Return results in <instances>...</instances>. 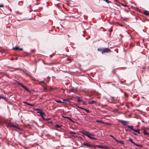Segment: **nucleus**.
<instances>
[{
	"mask_svg": "<svg viewBox=\"0 0 149 149\" xmlns=\"http://www.w3.org/2000/svg\"><path fill=\"white\" fill-rule=\"evenodd\" d=\"M82 133L83 134L87 136L91 139L94 140H96L97 139V138L93 137V136H94L93 134L90 133L87 131H83L82 132Z\"/></svg>",
	"mask_w": 149,
	"mask_h": 149,
	"instance_id": "obj_1",
	"label": "nucleus"
},
{
	"mask_svg": "<svg viewBox=\"0 0 149 149\" xmlns=\"http://www.w3.org/2000/svg\"><path fill=\"white\" fill-rule=\"evenodd\" d=\"M98 51H100L101 52L102 54H103L105 53H109L111 52V50L108 48H105L102 49L98 48Z\"/></svg>",
	"mask_w": 149,
	"mask_h": 149,
	"instance_id": "obj_2",
	"label": "nucleus"
},
{
	"mask_svg": "<svg viewBox=\"0 0 149 149\" xmlns=\"http://www.w3.org/2000/svg\"><path fill=\"white\" fill-rule=\"evenodd\" d=\"M128 127L130 128L134 132L137 133L139 134L140 133V130L139 129L135 130L133 128L134 127L132 126H130L127 125Z\"/></svg>",
	"mask_w": 149,
	"mask_h": 149,
	"instance_id": "obj_3",
	"label": "nucleus"
},
{
	"mask_svg": "<svg viewBox=\"0 0 149 149\" xmlns=\"http://www.w3.org/2000/svg\"><path fill=\"white\" fill-rule=\"evenodd\" d=\"M6 125L8 127H13L17 129H19V127L16 125H13L11 123H7Z\"/></svg>",
	"mask_w": 149,
	"mask_h": 149,
	"instance_id": "obj_4",
	"label": "nucleus"
},
{
	"mask_svg": "<svg viewBox=\"0 0 149 149\" xmlns=\"http://www.w3.org/2000/svg\"><path fill=\"white\" fill-rule=\"evenodd\" d=\"M119 122L123 126L127 125L128 123L129 122L127 121L122 120H118Z\"/></svg>",
	"mask_w": 149,
	"mask_h": 149,
	"instance_id": "obj_5",
	"label": "nucleus"
},
{
	"mask_svg": "<svg viewBox=\"0 0 149 149\" xmlns=\"http://www.w3.org/2000/svg\"><path fill=\"white\" fill-rule=\"evenodd\" d=\"M13 49L15 50H19L20 51H22L23 50V49L22 48H19V47L17 46H15V47H13Z\"/></svg>",
	"mask_w": 149,
	"mask_h": 149,
	"instance_id": "obj_6",
	"label": "nucleus"
},
{
	"mask_svg": "<svg viewBox=\"0 0 149 149\" xmlns=\"http://www.w3.org/2000/svg\"><path fill=\"white\" fill-rule=\"evenodd\" d=\"M39 113L40 114V116H41L43 120H45V119L44 118V115H45V113L43 112L42 110H41L39 112Z\"/></svg>",
	"mask_w": 149,
	"mask_h": 149,
	"instance_id": "obj_7",
	"label": "nucleus"
},
{
	"mask_svg": "<svg viewBox=\"0 0 149 149\" xmlns=\"http://www.w3.org/2000/svg\"><path fill=\"white\" fill-rule=\"evenodd\" d=\"M88 103L89 104H97V102L95 100L90 99L89 101L88 102Z\"/></svg>",
	"mask_w": 149,
	"mask_h": 149,
	"instance_id": "obj_8",
	"label": "nucleus"
},
{
	"mask_svg": "<svg viewBox=\"0 0 149 149\" xmlns=\"http://www.w3.org/2000/svg\"><path fill=\"white\" fill-rule=\"evenodd\" d=\"M83 145L88 147H91L92 146V145L89 143H84Z\"/></svg>",
	"mask_w": 149,
	"mask_h": 149,
	"instance_id": "obj_9",
	"label": "nucleus"
},
{
	"mask_svg": "<svg viewBox=\"0 0 149 149\" xmlns=\"http://www.w3.org/2000/svg\"><path fill=\"white\" fill-rule=\"evenodd\" d=\"M143 14L147 16H148L149 15V11L147 10H145L143 11Z\"/></svg>",
	"mask_w": 149,
	"mask_h": 149,
	"instance_id": "obj_10",
	"label": "nucleus"
},
{
	"mask_svg": "<svg viewBox=\"0 0 149 149\" xmlns=\"http://www.w3.org/2000/svg\"><path fill=\"white\" fill-rule=\"evenodd\" d=\"M23 102V103H24V104H27L28 105H30V106H34L35 105V104H32L28 103V102Z\"/></svg>",
	"mask_w": 149,
	"mask_h": 149,
	"instance_id": "obj_11",
	"label": "nucleus"
},
{
	"mask_svg": "<svg viewBox=\"0 0 149 149\" xmlns=\"http://www.w3.org/2000/svg\"><path fill=\"white\" fill-rule=\"evenodd\" d=\"M34 110H35V111H37V113H39V112H38L40 111L41 110H42V109H38V108H36V109H34Z\"/></svg>",
	"mask_w": 149,
	"mask_h": 149,
	"instance_id": "obj_12",
	"label": "nucleus"
},
{
	"mask_svg": "<svg viewBox=\"0 0 149 149\" xmlns=\"http://www.w3.org/2000/svg\"><path fill=\"white\" fill-rule=\"evenodd\" d=\"M143 133L145 135H149V133H147L146 132V130H144L143 131Z\"/></svg>",
	"mask_w": 149,
	"mask_h": 149,
	"instance_id": "obj_13",
	"label": "nucleus"
},
{
	"mask_svg": "<svg viewBox=\"0 0 149 149\" xmlns=\"http://www.w3.org/2000/svg\"><path fill=\"white\" fill-rule=\"evenodd\" d=\"M116 141L118 143H120L122 144L123 145H124V142L123 141H118V140H117Z\"/></svg>",
	"mask_w": 149,
	"mask_h": 149,
	"instance_id": "obj_14",
	"label": "nucleus"
},
{
	"mask_svg": "<svg viewBox=\"0 0 149 149\" xmlns=\"http://www.w3.org/2000/svg\"><path fill=\"white\" fill-rule=\"evenodd\" d=\"M96 122H97V123H101L102 124H104V122L100 120H96Z\"/></svg>",
	"mask_w": 149,
	"mask_h": 149,
	"instance_id": "obj_15",
	"label": "nucleus"
},
{
	"mask_svg": "<svg viewBox=\"0 0 149 149\" xmlns=\"http://www.w3.org/2000/svg\"><path fill=\"white\" fill-rule=\"evenodd\" d=\"M98 148L100 149H102L103 148V146H101L100 145H97L96 146Z\"/></svg>",
	"mask_w": 149,
	"mask_h": 149,
	"instance_id": "obj_16",
	"label": "nucleus"
},
{
	"mask_svg": "<svg viewBox=\"0 0 149 149\" xmlns=\"http://www.w3.org/2000/svg\"><path fill=\"white\" fill-rule=\"evenodd\" d=\"M25 74L26 75V76L29 77H32L31 75L30 74H29L28 73H27V72H25Z\"/></svg>",
	"mask_w": 149,
	"mask_h": 149,
	"instance_id": "obj_17",
	"label": "nucleus"
},
{
	"mask_svg": "<svg viewBox=\"0 0 149 149\" xmlns=\"http://www.w3.org/2000/svg\"><path fill=\"white\" fill-rule=\"evenodd\" d=\"M70 92H72L73 93H75V92L74 91L75 89L74 88H72L70 89Z\"/></svg>",
	"mask_w": 149,
	"mask_h": 149,
	"instance_id": "obj_18",
	"label": "nucleus"
},
{
	"mask_svg": "<svg viewBox=\"0 0 149 149\" xmlns=\"http://www.w3.org/2000/svg\"><path fill=\"white\" fill-rule=\"evenodd\" d=\"M56 101L58 103H64V102H62L60 100H56Z\"/></svg>",
	"mask_w": 149,
	"mask_h": 149,
	"instance_id": "obj_19",
	"label": "nucleus"
},
{
	"mask_svg": "<svg viewBox=\"0 0 149 149\" xmlns=\"http://www.w3.org/2000/svg\"><path fill=\"white\" fill-rule=\"evenodd\" d=\"M82 109L84 110L86 112L88 113H89L90 112V111L89 110L85 109L84 108H83V109Z\"/></svg>",
	"mask_w": 149,
	"mask_h": 149,
	"instance_id": "obj_20",
	"label": "nucleus"
},
{
	"mask_svg": "<svg viewBox=\"0 0 149 149\" xmlns=\"http://www.w3.org/2000/svg\"><path fill=\"white\" fill-rule=\"evenodd\" d=\"M17 82V83H18V85H19L21 86H22V88H23V86H24V85H23L22 84V83H19V82Z\"/></svg>",
	"mask_w": 149,
	"mask_h": 149,
	"instance_id": "obj_21",
	"label": "nucleus"
},
{
	"mask_svg": "<svg viewBox=\"0 0 149 149\" xmlns=\"http://www.w3.org/2000/svg\"><path fill=\"white\" fill-rule=\"evenodd\" d=\"M133 144H134L135 145L138 147H141L142 146L141 145L138 144L137 143H134Z\"/></svg>",
	"mask_w": 149,
	"mask_h": 149,
	"instance_id": "obj_22",
	"label": "nucleus"
},
{
	"mask_svg": "<svg viewBox=\"0 0 149 149\" xmlns=\"http://www.w3.org/2000/svg\"><path fill=\"white\" fill-rule=\"evenodd\" d=\"M110 136L112 137L113 139H114L116 141L117 140V139H116L114 136H113L112 135H110Z\"/></svg>",
	"mask_w": 149,
	"mask_h": 149,
	"instance_id": "obj_23",
	"label": "nucleus"
},
{
	"mask_svg": "<svg viewBox=\"0 0 149 149\" xmlns=\"http://www.w3.org/2000/svg\"><path fill=\"white\" fill-rule=\"evenodd\" d=\"M77 101L78 102H82V101L80 99L79 97H78V100Z\"/></svg>",
	"mask_w": 149,
	"mask_h": 149,
	"instance_id": "obj_24",
	"label": "nucleus"
},
{
	"mask_svg": "<svg viewBox=\"0 0 149 149\" xmlns=\"http://www.w3.org/2000/svg\"><path fill=\"white\" fill-rule=\"evenodd\" d=\"M55 127L57 128H60L61 127V125H58V124H56Z\"/></svg>",
	"mask_w": 149,
	"mask_h": 149,
	"instance_id": "obj_25",
	"label": "nucleus"
},
{
	"mask_svg": "<svg viewBox=\"0 0 149 149\" xmlns=\"http://www.w3.org/2000/svg\"><path fill=\"white\" fill-rule=\"evenodd\" d=\"M70 134H76V132L74 131H70Z\"/></svg>",
	"mask_w": 149,
	"mask_h": 149,
	"instance_id": "obj_26",
	"label": "nucleus"
},
{
	"mask_svg": "<svg viewBox=\"0 0 149 149\" xmlns=\"http://www.w3.org/2000/svg\"><path fill=\"white\" fill-rule=\"evenodd\" d=\"M129 141H130V142H132L133 144H134V143L133 141V140L132 139H129Z\"/></svg>",
	"mask_w": 149,
	"mask_h": 149,
	"instance_id": "obj_27",
	"label": "nucleus"
},
{
	"mask_svg": "<svg viewBox=\"0 0 149 149\" xmlns=\"http://www.w3.org/2000/svg\"><path fill=\"white\" fill-rule=\"evenodd\" d=\"M46 64H47L48 65H52L54 64V63H46Z\"/></svg>",
	"mask_w": 149,
	"mask_h": 149,
	"instance_id": "obj_28",
	"label": "nucleus"
},
{
	"mask_svg": "<svg viewBox=\"0 0 149 149\" xmlns=\"http://www.w3.org/2000/svg\"><path fill=\"white\" fill-rule=\"evenodd\" d=\"M104 1H105L107 3H110L109 1L108 0H103Z\"/></svg>",
	"mask_w": 149,
	"mask_h": 149,
	"instance_id": "obj_29",
	"label": "nucleus"
},
{
	"mask_svg": "<svg viewBox=\"0 0 149 149\" xmlns=\"http://www.w3.org/2000/svg\"><path fill=\"white\" fill-rule=\"evenodd\" d=\"M43 88V89L45 90V91H47V87L46 86H42Z\"/></svg>",
	"mask_w": 149,
	"mask_h": 149,
	"instance_id": "obj_30",
	"label": "nucleus"
},
{
	"mask_svg": "<svg viewBox=\"0 0 149 149\" xmlns=\"http://www.w3.org/2000/svg\"><path fill=\"white\" fill-rule=\"evenodd\" d=\"M40 82L43 83L44 84V85L45 86L46 85V83L44 82V81H40Z\"/></svg>",
	"mask_w": 149,
	"mask_h": 149,
	"instance_id": "obj_31",
	"label": "nucleus"
},
{
	"mask_svg": "<svg viewBox=\"0 0 149 149\" xmlns=\"http://www.w3.org/2000/svg\"><path fill=\"white\" fill-rule=\"evenodd\" d=\"M104 124H105L108 125H111V124L109 123H105V122H104Z\"/></svg>",
	"mask_w": 149,
	"mask_h": 149,
	"instance_id": "obj_32",
	"label": "nucleus"
},
{
	"mask_svg": "<svg viewBox=\"0 0 149 149\" xmlns=\"http://www.w3.org/2000/svg\"><path fill=\"white\" fill-rule=\"evenodd\" d=\"M79 109H83V108L81 107H79V106H78V105H77L76 106Z\"/></svg>",
	"mask_w": 149,
	"mask_h": 149,
	"instance_id": "obj_33",
	"label": "nucleus"
},
{
	"mask_svg": "<svg viewBox=\"0 0 149 149\" xmlns=\"http://www.w3.org/2000/svg\"><path fill=\"white\" fill-rule=\"evenodd\" d=\"M4 6V5L3 4H0V7H3Z\"/></svg>",
	"mask_w": 149,
	"mask_h": 149,
	"instance_id": "obj_34",
	"label": "nucleus"
},
{
	"mask_svg": "<svg viewBox=\"0 0 149 149\" xmlns=\"http://www.w3.org/2000/svg\"><path fill=\"white\" fill-rule=\"evenodd\" d=\"M2 99H4L6 101H7V99L6 97H3Z\"/></svg>",
	"mask_w": 149,
	"mask_h": 149,
	"instance_id": "obj_35",
	"label": "nucleus"
},
{
	"mask_svg": "<svg viewBox=\"0 0 149 149\" xmlns=\"http://www.w3.org/2000/svg\"><path fill=\"white\" fill-rule=\"evenodd\" d=\"M67 118L68 119V120H70L72 121H73L71 119L70 117H68V118Z\"/></svg>",
	"mask_w": 149,
	"mask_h": 149,
	"instance_id": "obj_36",
	"label": "nucleus"
},
{
	"mask_svg": "<svg viewBox=\"0 0 149 149\" xmlns=\"http://www.w3.org/2000/svg\"><path fill=\"white\" fill-rule=\"evenodd\" d=\"M103 147H104L103 148L104 149H107L108 148V147L106 146H103Z\"/></svg>",
	"mask_w": 149,
	"mask_h": 149,
	"instance_id": "obj_37",
	"label": "nucleus"
},
{
	"mask_svg": "<svg viewBox=\"0 0 149 149\" xmlns=\"http://www.w3.org/2000/svg\"><path fill=\"white\" fill-rule=\"evenodd\" d=\"M26 91L30 92L28 90V88L26 87V88L25 89Z\"/></svg>",
	"mask_w": 149,
	"mask_h": 149,
	"instance_id": "obj_38",
	"label": "nucleus"
},
{
	"mask_svg": "<svg viewBox=\"0 0 149 149\" xmlns=\"http://www.w3.org/2000/svg\"><path fill=\"white\" fill-rule=\"evenodd\" d=\"M26 91L30 92L28 90V88L26 87V88L25 89Z\"/></svg>",
	"mask_w": 149,
	"mask_h": 149,
	"instance_id": "obj_39",
	"label": "nucleus"
},
{
	"mask_svg": "<svg viewBox=\"0 0 149 149\" xmlns=\"http://www.w3.org/2000/svg\"><path fill=\"white\" fill-rule=\"evenodd\" d=\"M125 131H127H127H130V130L129 129H125Z\"/></svg>",
	"mask_w": 149,
	"mask_h": 149,
	"instance_id": "obj_40",
	"label": "nucleus"
},
{
	"mask_svg": "<svg viewBox=\"0 0 149 149\" xmlns=\"http://www.w3.org/2000/svg\"><path fill=\"white\" fill-rule=\"evenodd\" d=\"M56 89V88H50V90H52V89Z\"/></svg>",
	"mask_w": 149,
	"mask_h": 149,
	"instance_id": "obj_41",
	"label": "nucleus"
},
{
	"mask_svg": "<svg viewBox=\"0 0 149 149\" xmlns=\"http://www.w3.org/2000/svg\"><path fill=\"white\" fill-rule=\"evenodd\" d=\"M83 103V104L84 105H85V104H86V102H84V101H82V102Z\"/></svg>",
	"mask_w": 149,
	"mask_h": 149,
	"instance_id": "obj_42",
	"label": "nucleus"
},
{
	"mask_svg": "<svg viewBox=\"0 0 149 149\" xmlns=\"http://www.w3.org/2000/svg\"><path fill=\"white\" fill-rule=\"evenodd\" d=\"M67 60H68V61H70V62L71 61L70 59L69 58H67Z\"/></svg>",
	"mask_w": 149,
	"mask_h": 149,
	"instance_id": "obj_43",
	"label": "nucleus"
},
{
	"mask_svg": "<svg viewBox=\"0 0 149 149\" xmlns=\"http://www.w3.org/2000/svg\"><path fill=\"white\" fill-rule=\"evenodd\" d=\"M26 88V86H23V88H24V89H25V88Z\"/></svg>",
	"mask_w": 149,
	"mask_h": 149,
	"instance_id": "obj_44",
	"label": "nucleus"
},
{
	"mask_svg": "<svg viewBox=\"0 0 149 149\" xmlns=\"http://www.w3.org/2000/svg\"><path fill=\"white\" fill-rule=\"evenodd\" d=\"M2 97H3L1 95H0V100L1 98L2 99Z\"/></svg>",
	"mask_w": 149,
	"mask_h": 149,
	"instance_id": "obj_45",
	"label": "nucleus"
},
{
	"mask_svg": "<svg viewBox=\"0 0 149 149\" xmlns=\"http://www.w3.org/2000/svg\"><path fill=\"white\" fill-rule=\"evenodd\" d=\"M50 119V118H49V119H45V120H47V121H48V120H49Z\"/></svg>",
	"mask_w": 149,
	"mask_h": 149,
	"instance_id": "obj_46",
	"label": "nucleus"
},
{
	"mask_svg": "<svg viewBox=\"0 0 149 149\" xmlns=\"http://www.w3.org/2000/svg\"><path fill=\"white\" fill-rule=\"evenodd\" d=\"M63 101H67V100L66 99H63Z\"/></svg>",
	"mask_w": 149,
	"mask_h": 149,
	"instance_id": "obj_47",
	"label": "nucleus"
},
{
	"mask_svg": "<svg viewBox=\"0 0 149 149\" xmlns=\"http://www.w3.org/2000/svg\"><path fill=\"white\" fill-rule=\"evenodd\" d=\"M125 12H128V10H124Z\"/></svg>",
	"mask_w": 149,
	"mask_h": 149,
	"instance_id": "obj_48",
	"label": "nucleus"
},
{
	"mask_svg": "<svg viewBox=\"0 0 149 149\" xmlns=\"http://www.w3.org/2000/svg\"><path fill=\"white\" fill-rule=\"evenodd\" d=\"M123 5V6H127L126 5Z\"/></svg>",
	"mask_w": 149,
	"mask_h": 149,
	"instance_id": "obj_49",
	"label": "nucleus"
},
{
	"mask_svg": "<svg viewBox=\"0 0 149 149\" xmlns=\"http://www.w3.org/2000/svg\"><path fill=\"white\" fill-rule=\"evenodd\" d=\"M133 133L134 135H136V134L135 133L133 132Z\"/></svg>",
	"mask_w": 149,
	"mask_h": 149,
	"instance_id": "obj_50",
	"label": "nucleus"
},
{
	"mask_svg": "<svg viewBox=\"0 0 149 149\" xmlns=\"http://www.w3.org/2000/svg\"><path fill=\"white\" fill-rule=\"evenodd\" d=\"M65 118H68V117H64Z\"/></svg>",
	"mask_w": 149,
	"mask_h": 149,
	"instance_id": "obj_51",
	"label": "nucleus"
},
{
	"mask_svg": "<svg viewBox=\"0 0 149 149\" xmlns=\"http://www.w3.org/2000/svg\"><path fill=\"white\" fill-rule=\"evenodd\" d=\"M137 9L138 10H139V9L138 8H137Z\"/></svg>",
	"mask_w": 149,
	"mask_h": 149,
	"instance_id": "obj_52",
	"label": "nucleus"
},
{
	"mask_svg": "<svg viewBox=\"0 0 149 149\" xmlns=\"http://www.w3.org/2000/svg\"><path fill=\"white\" fill-rule=\"evenodd\" d=\"M50 57H52L51 56V55H50Z\"/></svg>",
	"mask_w": 149,
	"mask_h": 149,
	"instance_id": "obj_53",
	"label": "nucleus"
}]
</instances>
